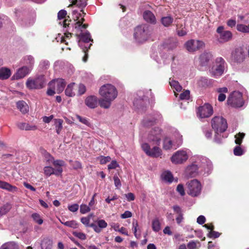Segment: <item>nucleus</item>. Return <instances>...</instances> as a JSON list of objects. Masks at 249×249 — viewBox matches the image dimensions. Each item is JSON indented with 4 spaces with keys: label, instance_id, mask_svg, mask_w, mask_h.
<instances>
[{
    "label": "nucleus",
    "instance_id": "nucleus-35",
    "mask_svg": "<svg viewBox=\"0 0 249 249\" xmlns=\"http://www.w3.org/2000/svg\"><path fill=\"white\" fill-rule=\"evenodd\" d=\"M18 108L22 113H26L29 111V107L27 103L23 101H19L17 103Z\"/></svg>",
    "mask_w": 249,
    "mask_h": 249
},
{
    "label": "nucleus",
    "instance_id": "nucleus-26",
    "mask_svg": "<svg viewBox=\"0 0 249 249\" xmlns=\"http://www.w3.org/2000/svg\"><path fill=\"white\" fill-rule=\"evenodd\" d=\"M143 18L145 21L151 24H155L157 23L155 16L149 10H146L143 12Z\"/></svg>",
    "mask_w": 249,
    "mask_h": 249
},
{
    "label": "nucleus",
    "instance_id": "nucleus-32",
    "mask_svg": "<svg viewBox=\"0 0 249 249\" xmlns=\"http://www.w3.org/2000/svg\"><path fill=\"white\" fill-rule=\"evenodd\" d=\"M173 63L171 65V69L173 73L174 74H178V73L180 72L182 68V65L178 63V61L175 58H173Z\"/></svg>",
    "mask_w": 249,
    "mask_h": 249
},
{
    "label": "nucleus",
    "instance_id": "nucleus-39",
    "mask_svg": "<svg viewBox=\"0 0 249 249\" xmlns=\"http://www.w3.org/2000/svg\"><path fill=\"white\" fill-rule=\"evenodd\" d=\"M24 63L27 65L28 68H31V70L35 63V59L31 55H27L23 58Z\"/></svg>",
    "mask_w": 249,
    "mask_h": 249
},
{
    "label": "nucleus",
    "instance_id": "nucleus-9",
    "mask_svg": "<svg viewBox=\"0 0 249 249\" xmlns=\"http://www.w3.org/2000/svg\"><path fill=\"white\" fill-rule=\"evenodd\" d=\"M244 103L242 93L239 91H233L228 98V105L233 107H241L243 106Z\"/></svg>",
    "mask_w": 249,
    "mask_h": 249
},
{
    "label": "nucleus",
    "instance_id": "nucleus-49",
    "mask_svg": "<svg viewBox=\"0 0 249 249\" xmlns=\"http://www.w3.org/2000/svg\"><path fill=\"white\" fill-rule=\"evenodd\" d=\"M236 29L237 31L240 32L244 33H249V24L246 25L243 24H238L236 26Z\"/></svg>",
    "mask_w": 249,
    "mask_h": 249
},
{
    "label": "nucleus",
    "instance_id": "nucleus-37",
    "mask_svg": "<svg viewBox=\"0 0 249 249\" xmlns=\"http://www.w3.org/2000/svg\"><path fill=\"white\" fill-rule=\"evenodd\" d=\"M18 126L19 129L25 130H35L37 129L36 125H30L25 123H19L18 124Z\"/></svg>",
    "mask_w": 249,
    "mask_h": 249
},
{
    "label": "nucleus",
    "instance_id": "nucleus-11",
    "mask_svg": "<svg viewBox=\"0 0 249 249\" xmlns=\"http://www.w3.org/2000/svg\"><path fill=\"white\" fill-rule=\"evenodd\" d=\"M162 136V131L159 127H155L148 134L147 139L148 142L159 145Z\"/></svg>",
    "mask_w": 249,
    "mask_h": 249
},
{
    "label": "nucleus",
    "instance_id": "nucleus-14",
    "mask_svg": "<svg viewBox=\"0 0 249 249\" xmlns=\"http://www.w3.org/2000/svg\"><path fill=\"white\" fill-rule=\"evenodd\" d=\"M216 33L218 34L217 41L220 43L228 42L232 38L231 32L230 31L225 30L223 26H220L217 28Z\"/></svg>",
    "mask_w": 249,
    "mask_h": 249
},
{
    "label": "nucleus",
    "instance_id": "nucleus-51",
    "mask_svg": "<svg viewBox=\"0 0 249 249\" xmlns=\"http://www.w3.org/2000/svg\"><path fill=\"white\" fill-rule=\"evenodd\" d=\"M200 246L198 241H191L187 244L188 249H197Z\"/></svg>",
    "mask_w": 249,
    "mask_h": 249
},
{
    "label": "nucleus",
    "instance_id": "nucleus-23",
    "mask_svg": "<svg viewBox=\"0 0 249 249\" xmlns=\"http://www.w3.org/2000/svg\"><path fill=\"white\" fill-rule=\"evenodd\" d=\"M207 159V158L206 157L199 155H196L191 158V163L196 165L197 168L200 170L202 166L205 163V162H206Z\"/></svg>",
    "mask_w": 249,
    "mask_h": 249
},
{
    "label": "nucleus",
    "instance_id": "nucleus-46",
    "mask_svg": "<svg viewBox=\"0 0 249 249\" xmlns=\"http://www.w3.org/2000/svg\"><path fill=\"white\" fill-rule=\"evenodd\" d=\"M197 85L200 87H205L210 84L209 80L206 77H200L197 80Z\"/></svg>",
    "mask_w": 249,
    "mask_h": 249
},
{
    "label": "nucleus",
    "instance_id": "nucleus-56",
    "mask_svg": "<svg viewBox=\"0 0 249 249\" xmlns=\"http://www.w3.org/2000/svg\"><path fill=\"white\" fill-rule=\"evenodd\" d=\"M90 206H88L85 204H82L80 206V212L82 214H85L89 212L91 209Z\"/></svg>",
    "mask_w": 249,
    "mask_h": 249
},
{
    "label": "nucleus",
    "instance_id": "nucleus-6",
    "mask_svg": "<svg viewBox=\"0 0 249 249\" xmlns=\"http://www.w3.org/2000/svg\"><path fill=\"white\" fill-rule=\"evenodd\" d=\"M182 140V136L178 131L175 130L172 138L165 137L163 139L162 148L165 150L176 148L181 145Z\"/></svg>",
    "mask_w": 249,
    "mask_h": 249
},
{
    "label": "nucleus",
    "instance_id": "nucleus-7",
    "mask_svg": "<svg viewBox=\"0 0 249 249\" xmlns=\"http://www.w3.org/2000/svg\"><path fill=\"white\" fill-rule=\"evenodd\" d=\"M46 83L43 75L29 77L26 82V86L29 89H39L43 88Z\"/></svg>",
    "mask_w": 249,
    "mask_h": 249
},
{
    "label": "nucleus",
    "instance_id": "nucleus-10",
    "mask_svg": "<svg viewBox=\"0 0 249 249\" xmlns=\"http://www.w3.org/2000/svg\"><path fill=\"white\" fill-rule=\"evenodd\" d=\"M187 193L193 197L200 195L202 190V185L197 179H194L187 183Z\"/></svg>",
    "mask_w": 249,
    "mask_h": 249
},
{
    "label": "nucleus",
    "instance_id": "nucleus-4",
    "mask_svg": "<svg viewBox=\"0 0 249 249\" xmlns=\"http://www.w3.org/2000/svg\"><path fill=\"white\" fill-rule=\"evenodd\" d=\"M152 35V29L149 25L143 24L138 26L134 30V38L138 43H143L149 40Z\"/></svg>",
    "mask_w": 249,
    "mask_h": 249
},
{
    "label": "nucleus",
    "instance_id": "nucleus-17",
    "mask_svg": "<svg viewBox=\"0 0 249 249\" xmlns=\"http://www.w3.org/2000/svg\"><path fill=\"white\" fill-rule=\"evenodd\" d=\"M246 56V52L244 49L241 48H238L235 49L232 52L231 59L234 62L241 63L244 60Z\"/></svg>",
    "mask_w": 249,
    "mask_h": 249
},
{
    "label": "nucleus",
    "instance_id": "nucleus-24",
    "mask_svg": "<svg viewBox=\"0 0 249 249\" xmlns=\"http://www.w3.org/2000/svg\"><path fill=\"white\" fill-rule=\"evenodd\" d=\"M212 58L211 53L206 52L202 53L198 59L199 65L202 67L207 66Z\"/></svg>",
    "mask_w": 249,
    "mask_h": 249
},
{
    "label": "nucleus",
    "instance_id": "nucleus-44",
    "mask_svg": "<svg viewBox=\"0 0 249 249\" xmlns=\"http://www.w3.org/2000/svg\"><path fill=\"white\" fill-rule=\"evenodd\" d=\"M55 127L56 132L59 134L62 129L63 120L60 119H55L53 120Z\"/></svg>",
    "mask_w": 249,
    "mask_h": 249
},
{
    "label": "nucleus",
    "instance_id": "nucleus-20",
    "mask_svg": "<svg viewBox=\"0 0 249 249\" xmlns=\"http://www.w3.org/2000/svg\"><path fill=\"white\" fill-rule=\"evenodd\" d=\"M200 174V170L192 163L188 165L185 170V175L188 178H193Z\"/></svg>",
    "mask_w": 249,
    "mask_h": 249
},
{
    "label": "nucleus",
    "instance_id": "nucleus-57",
    "mask_svg": "<svg viewBox=\"0 0 249 249\" xmlns=\"http://www.w3.org/2000/svg\"><path fill=\"white\" fill-rule=\"evenodd\" d=\"M245 134L243 133H239L235 136V142L236 144L240 145L242 143V140L245 136Z\"/></svg>",
    "mask_w": 249,
    "mask_h": 249
},
{
    "label": "nucleus",
    "instance_id": "nucleus-38",
    "mask_svg": "<svg viewBox=\"0 0 249 249\" xmlns=\"http://www.w3.org/2000/svg\"><path fill=\"white\" fill-rule=\"evenodd\" d=\"M0 249H19L18 245L15 242H6L0 247Z\"/></svg>",
    "mask_w": 249,
    "mask_h": 249
},
{
    "label": "nucleus",
    "instance_id": "nucleus-47",
    "mask_svg": "<svg viewBox=\"0 0 249 249\" xmlns=\"http://www.w3.org/2000/svg\"><path fill=\"white\" fill-rule=\"evenodd\" d=\"M139 225L137 221H133L132 222V230L133 231L135 236L136 238L139 239L141 237V233H138L139 230Z\"/></svg>",
    "mask_w": 249,
    "mask_h": 249
},
{
    "label": "nucleus",
    "instance_id": "nucleus-13",
    "mask_svg": "<svg viewBox=\"0 0 249 249\" xmlns=\"http://www.w3.org/2000/svg\"><path fill=\"white\" fill-rule=\"evenodd\" d=\"M185 48L189 52H194L205 48V43L202 40L190 39L184 44Z\"/></svg>",
    "mask_w": 249,
    "mask_h": 249
},
{
    "label": "nucleus",
    "instance_id": "nucleus-1",
    "mask_svg": "<svg viewBox=\"0 0 249 249\" xmlns=\"http://www.w3.org/2000/svg\"><path fill=\"white\" fill-rule=\"evenodd\" d=\"M74 15V20H77V22L74 24L73 31L79 39L78 41L79 47L83 50V52H85L86 51H88L89 49L92 45L90 43L89 45L87 44L86 45L85 44L88 43L89 41L93 42V40L91 39L90 34L89 32L86 31L85 33H82L83 30L87 28L88 25L83 24L85 20L83 18L79 20L81 14L75 13Z\"/></svg>",
    "mask_w": 249,
    "mask_h": 249
},
{
    "label": "nucleus",
    "instance_id": "nucleus-5",
    "mask_svg": "<svg viewBox=\"0 0 249 249\" xmlns=\"http://www.w3.org/2000/svg\"><path fill=\"white\" fill-rule=\"evenodd\" d=\"M227 66V63L222 57L216 58L209 70L211 76L215 78L220 77L224 73Z\"/></svg>",
    "mask_w": 249,
    "mask_h": 249
},
{
    "label": "nucleus",
    "instance_id": "nucleus-27",
    "mask_svg": "<svg viewBox=\"0 0 249 249\" xmlns=\"http://www.w3.org/2000/svg\"><path fill=\"white\" fill-rule=\"evenodd\" d=\"M45 160L48 164L53 163L55 167L57 166H64L65 162L62 160H54L53 157L50 154L47 153L45 156Z\"/></svg>",
    "mask_w": 249,
    "mask_h": 249
},
{
    "label": "nucleus",
    "instance_id": "nucleus-64",
    "mask_svg": "<svg viewBox=\"0 0 249 249\" xmlns=\"http://www.w3.org/2000/svg\"><path fill=\"white\" fill-rule=\"evenodd\" d=\"M190 97L189 90H186L183 92L181 93L179 95V98L181 100H188Z\"/></svg>",
    "mask_w": 249,
    "mask_h": 249
},
{
    "label": "nucleus",
    "instance_id": "nucleus-18",
    "mask_svg": "<svg viewBox=\"0 0 249 249\" xmlns=\"http://www.w3.org/2000/svg\"><path fill=\"white\" fill-rule=\"evenodd\" d=\"M65 85L64 80L61 78L53 80L49 83V86L55 89L58 94L63 91Z\"/></svg>",
    "mask_w": 249,
    "mask_h": 249
},
{
    "label": "nucleus",
    "instance_id": "nucleus-59",
    "mask_svg": "<svg viewBox=\"0 0 249 249\" xmlns=\"http://www.w3.org/2000/svg\"><path fill=\"white\" fill-rule=\"evenodd\" d=\"M244 152L241 147L238 145L236 146L233 150V153L235 156H240L244 154Z\"/></svg>",
    "mask_w": 249,
    "mask_h": 249
},
{
    "label": "nucleus",
    "instance_id": "nucleus-16",
    "mask_svg": "<svg viewBox=\"0 0 249 249\" xmlns=\"http://www.w3.org/2000/svg\"><path fill=\"white\" fill-rule=\"evenodd\" d=\"M213 114L212 107L209 104H205L199 107L197 111V115L200 118H205L210 117Z\"/></svg>",
    "mask_w": 249,
    "mask_h": 249
},
{
    "label": "nucleus",
    "instance_id": "nucleus-48",
    "mask_svg": "<svg viewBox=\"0 0 249 249\" xmlns=\"http://www.w3.org/2000/svg\"><path fill=\"white\" fill-rule=\"evenodd\" d=\"M177 41L175 40H170L165 43V48L168 49L172 50L177 47Z\"/></svg>",
    "mask_w": 249,
    "mask_h": 249
},
{
    "label": "nucleus",
    "instance_id": "nucleus-19",
    "mask_svg": "<svg viewBox=\"0 0 249 249\" xmlns=\"http://www.w3.org/2000/svg\"><path fill=\"white\" fill-rule=\"evenodd\" d=\"M31 68H28L27 66H24L18 69L17 72L13 75L12 80H18L25 77L31 71Z\"/></svg>",
    "mask_w": 249,
    "mask_h": 249
},
{
    "label": "nucleus",
    "instance_id": "nucleus-50",
    "mask_svg": "<svg viewBox=\"0 0 249 249\" xmlns=\"http://www.w3.org/2000/svg\"><path fill=\"white\" fill-rule=\"evenodd\" d=\"M11 206L9 203L4 204L0 208V215L5 214L11 209Z\"/></svg>",
    "mask_w": 249,
    "mask_h": 249
},
{
    "label": "nucleus",
    "instance_id": "nucleus-53",
    "mask_svg": "<svg viewBox=\"0 0 249 249\" xmlns=\"http://www.w3.org/2000/svg\"><path fill=\"white\" fill-rule=\"evenodd\" d=\"M62 224L72 229H76L78 227V224L75 220H71L66 221L65 222H62Z\"/></svg>",
    "mask_w": 249,
    "mask_h": 249
},
{
    "label": "nucleus",
    "instance_id": "nucleus-62",
    "mask_svg": "<svg viewBox=\"0 0 249 249\" xmlns=\"http://www.w3.org/2000/svg\"><path fill=\"white\" fill-rule=\"evenodd\" d=\"M74 5H76L79 7H85L87 5V2L86 0H75L73 1Z\"/></svg>",
    "mask_w": 249,
    "mask_h": 249
},
{
    "label": "nucleus",
    "instance_id": "nucleus-21",
    "mask_svg": "<svg viewBox=\"0 0 249 249\" xmlns=\"http://www.w3.org/2000/svg\"><path fill=\"white\" fill-rule=\"evenodd\" d=\"M62 166H57V167H54V168L50 166H45L44 168V173L47 176H50L53 174L58 176L61 175L63 171Z\"/></svg>",
    "mask_w": 249,
    "mask_h": 249
},
{
    "label": "nucleus",
    "instance_id": "nucleus-28",
    "mask_svg": "<svg viewBox=\"0 0 249 249\" xmlns=\"http://www.w3.org/2000/svg\"><path fill=\"white\" fill-rule=\"evenodd\" d=\"M174 211L178 214L176 220L178 224L179 225L183 220V214L181 208L178 205L173 206Z\"/></svg>",
    "mask_w": 249,
    "mask_h": 249
},
{
    "label": "nucleus",
    "instance_id": "nucleus-31",
    "mask_svg": "<svg viewBox=\"0 0 249 249\" xmlns=\"http://www.w3.org/2000/svg\"><path fill=\"white\" fill-rule=\"evenodd\" d=\"M169 84L171 88L174 89V92L175 93V95L177 97L178 94L176 93V91H180L182 89V87L179 85L178 81L174 80L171 78L169 79Z\"/></svg>",
    "mask_w": 249,
    "mask_h": 249
},
{
    "label": "nucleus",
    "instance_id": "nucleus-42",
    "mask_svg": "<svg viewBox=\"0 0 249 249\" xmlns=\"http://www.w3.org/2000/svg\"><path fill=\"white\" fill-rule=\"evenodd\" d=\"M74 83H71L68 85L65 89V93L66 95L69 97H72L74 96L75 93L73 91V87L74 86Z\"/></svg>",
    "mask_w": 249,
    "mask_h": 249
},
{
    "label": "nucleus",
    "instance_id": "nucleus-3",
    "mask_svg": "<svg viewBox=\"0 0 249 249\" xmlns=\"http://www.w3.org/2000/svg\"><path fill=\"white\" fill-rule=\"evenodd\" d=\"M212 126L215 131L214 142L220 143L222 140L220 134L225 132L228 127L226 120L221 116H215L212 120Z\"/></svg>",
    "mask_w": 249,
    "mask_h": 249
},
{
    "label": "nucleus",
    "instance_id": "nucleus-8",
    "mask_svg": "<svg viewBox=\"0 0 249 249\" xmlns=\"http://www.w3.org/2000/svg\"><path fill=\"white\" fill-rule=\"evenodd\" d=\"M191 151L188 149H182L175 152L171 156V162L175 164H180L185 162L188 159Z\"/></svg>",
    "mask_w": 249,
    "mask_h": 249
},
{
    "label": "nucleus",
    "instance_id": "nucleus-45",
    "mask_svg": "<svg viewBox=\"0 0 249 249\" xmlns=\"http://www.w3.org/2000/svg\"><path fill=\"white\" fill-rule=\"evenodd\" d=\"M31 217L33 221L38 225H41L43 223V220L41 215L36 213H35L32 214Z\"/></svg>",
    "mask_w": 249,
    "mask_h": 249
},
{
    "label": "nucleus",
    "instance_id": "nucleus-52",
    "mask_svg": "<svg viewBox=\"0 0 249 249\" xmlns=\"http://www.w3.org/2000/svg\"><path fill=\"white\" fill-rule=\"evenodd\" d=\"M112 228L115 231H118L122 234L128 235V232L126 229L124 227H121L120 228L119 225L118 224H114V225L112 226Z\"/></svg>",
    "mask_w": 249,
    "mask_h": 249
},
{
    "label": "nucleus",
    "instance_id": "nucleus-61",
    "mask_svg": "<svg viewBox=\"0 0 249 249\" xmlns=\"http://www.w3.org/2000/svg\"><path fill=\"white\" fill-rule=\"evenodd\" d=\"M98 159L101 164H104L109 162L111 158L109 156H100L98 158Z\"/></svg>",
    "mask_w": 249,
    "mask_h": 249
},
{
    "label": "nucleus",
    "instance_id": "nucleus-36",
    "mask_svg": "<svg viewBox=\"0 0 249 249\" xmlns=\"http://www.w3.org/2000/svg\"><path fill=\"white\" fill-rule=\"evenodd\" d=\"M216 91L219 93L218 101L220 102L224 101L226 97L225 93L228 92V89L226 87L220 88L216 89Z\"/></svg>",
    "mask_w": 249,
    "mask_h": 249
},
{
    "label": "nucleus",
    "instance_id": "nucleus-43",
    "mask_svg": "<svg viewBox=\"0 0 249 249\" xmlns=\"http://www.w3.org/2000/svg\"><path fill=\"white\" fill-rule=\"evenodd\" d=\"M173 18L171 16L164 17L161 18V22L165 27L169 26L173 22Z\"/></svg>",
    "mask_w": 249,
    "mask_h": 249
},
{
    "label": "nucleus",
    "instance_id": "nucleus-33",
    "mask_svg": "<svg viewBox=\"0 0 249 249\" xmlns=\"http://www.w3.org/2000/svg\"><path fill=\"white\" fill-rule=\"evenodd\" d=\"M161 178L162 180L168 183H172L174 180L173 175L169 171H164L161 175Z\"/></svg>",
    "mask_w": 249,
    "mask_h": 249
},
{
    "label": "nucleus",
    "instance_id": "nucleus-25",
    "mask_svg": "<svg viewBox=\"0 0 249 249\" xmlns=\"http://www.w3.org/2000/svg\"><path fill=\"white\" fill-rule=\"evenodd\" d=\"M97 224L92 223L90 224L89 227L93 228L94 231L97 233H100L102 229L106 228L107 226V223L103 219H100L96 221Z\"/></svg>",
    "mask_w": 249,
    "mask_h": 249
},
{
    "label": "nucleus",
    "instance_id": "nucleus-12",
    "mask_svg": "<svg viewBox=\"0 0 249 249\" xmlns=\"http://www.w3.org/2000/svg\"><path fill=\"white\" fill-rule=\"evenodd\" d=\"M142 148L145 154L149 157L156 158L162 157V150L158 146H154L151 148L149 144L144 143L142 144Z\"/></svg>",
    "mask_w": 249,
    "mask_h": 249
},
{
    "label": "nucleus",
    "instance_id": "nucleus-60",
    "mask_svg": "<svg viewBox=\"0 0 249 249\" xmlns=\"http://www.w3.org/2000/svg\"><path fill=\"white\" fill-rule=\"evenodd\" d=\"M39 66L42 69H48L50 66V62L48 60H42L40 62Z\"/></svg>",
    "mask_w": 249,
    "mask_h": 249
},
{
    "label": "nucleus",
    "instance_id": "nucleus-29",
    "mask_svg": "<svg viewBox=\"0 0 249 249\" xmlns=\"http://www.w3.org/2000/svg\"><path fill=\"white\" fill-rule=\"evenodd\" d=\"M0 188L12 193L16 192L18 191L17 187L2 180H0Z\"/></svg>",
    "mask_w": 249,
    "mask_h": 249
},
{
    "label": "nucleus",
    "instance_id": "nucleus-63",
    "mask_svg": "<svg viewBox=\"0 0 249 249\" xmlns=\"http://www.w3.org/2000/svg\"><path fill=\"white\" fill-rule=\"evenodd\" d=\"M73 235L81 240H85L86 239V235L81 232L73 231L72 232Z\"/></svg>",
    "mask_w": 249,
    "mask_h": 249
},
{
    "label": "nucleus",
    "instance_id": "nucleus-30",
    "mask_svg": "<svg viewBox=\"0 0 249 249\" xmlns=\"http://www.w3.org/2000/svg\"><path fill=\"white\" fill-rule=\"evenodd\" d=\"M86 105L91 108H94L97 106V98L95 96L88 97L85 100Z\"/></svg>",
    "mask_w": 249,
    "mask_h": 249
},
{
    "label": "nucleus",
    "instance_id": "nucleus-54",
    "mask_svg": "<svg viewBox=\"0 0 249 249\" xmlns=\"http://www.w3.org/2000/svg\"><path fill=\"white\" fill-rule=\"evenodd\" d=\"M71 34L70 33H65V36H61L60 35H58V36L56 37V40L57 42L60 41L61 42L65 43L66 44H67L68 43L66 42V40L65 39V37L69 38L70 36H71Z\"/></svg>",
    "mask_w": 249,
    "mask_h": 249
},
{
    "label": "nucleus",
    "instance_id": "nucleus-58",
    "mask_svg": "<svg viewBox=\"0 0 249 249\" xmlns=\"http://www.w3.org/2000/svg\"><path fill=\"white\" fill-rule=\"evenodd\" d=\"M76 118L79 120L80 122L81 123L87 125V126H90V124L89 121V120L85 118V117H82L78 115H77L76 116Z\"/></svg>",
    "mask_w": 249,
    "mask_h": 249
},
{
    "label": "nucleus",
    "instance_id": "nucleus-15",
    "mask_svg": "<svg viewBox=\"0 0 249 249\" xmlns=\"http://www.w3.org/2000/svg\"><path fill=\"white\" fill-rule=\"evenodd\" d=\"M162 116L158 112H154L149 114L144 118L142 121V124L144 127H148L153 125L155 123L161 120Z\"/></svg>",
    "mask_w": 249,
    "mask_h": 249
},
{
    "label": "nucleus",
    "instance_id": "nucleus-40",
    "mask_svg": "<svg viewBox=\"0 0 249 249\" xmlns=\"http://www.w3.org/2000/svg\"><path fill=\"white\" fill-rule=\"evenodd\" d=\"M53 241L48 238L44 239L41 242V249H52Z\"/></svg>",
    "mask_w": 249,
    "mask_h": 249
},
{
    "label": "nucleus",
    "instance_id": "nucleus-34",
    "mask_svg": "<svg viewBox=\"0 0 249 249\" xmlns=\"http://www.w3.org/2000/svg\"><path fill=\"white\" fill-rule=\"evenodd\" d=\"M11 70L6 67H2L0 68V79H7L11 75Z\"/></svg>",
    "mask_w": 249,
    "mask_h": 249
},
{
    "label": "nucleus",
    "instance_id": "nucleus-2",
    "mask_svg": "<svg viewBox=\"0 0 249 249\" xmlns=\"http://www.w3.org/2000/svg\"><path fill=\"white\" fill-rule=\"evenodd\" d=\"M99 94L102 97L99 100L101 107L108 108L118 96V91L113 85L107 84L101 87L99 89Z\"/></svg>",
    "mask_w": 249,
    "mask_h": 249
},
{
    "label": "nucleus",
    "instance_id": "nucleus-55",
    "mask_svg": "<svg viewBox=\"0 0 249 249\" xmlns=\"http://www.w3.org/2000/svg\"><path fill=\"white\" fill-rule=\"evenodd\" d=\"M177 31L178 36H184L187 34V30L183 25H181L180 27L177 26Z\"/></svg>",
    "mask_w": 249,
    "mask_h": 249
},
{
    "label": "nucleus",
    "instance_id": "nucleus-22",
    "mask_svg": "<svg viewBox=\"0 0 249 249\" xmlns=\"http://www.w3.org/2000/svg\"><path fill=\"white\" fill-rule=\"evenodd\" d=\"M213 169L212 162L207 158L206 162H205V163L200 169V174H203L205 176H207L212 173Z\"/></svg>",
    "mask_w": 249,
    "mask_h": 249
},
{
    "label": "nucleus",
    "instance_id": "nucleus-41",
    "mask_svg": "<svg viewBox=\"0 0 249 249\" xmlns=\"http://www.w3.org/2000/svg\"><path fill=\"white\" fill-rule=\"evenodd\" d=\"M152 228L153 231L158 232L161 229L160 223L158 218L154 219L152 221Z\"/></svg>",
    "mask_w": 249,
    "mask_h": 249
}]
</instances>
